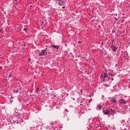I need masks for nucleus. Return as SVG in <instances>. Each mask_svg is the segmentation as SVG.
<instances>
[{
	"label": "nucleus",
	"mask_w": 130,
	"mask_h": 130,
	"mask_svg": "<svg viewBox=\"0 0 130 130\" xmlns=\"http://www.w3.org/2000/svg\"><path fill=\"white\" fill-rule=\"evenodd\" d=\"M117 99H118L117 102L120 105H122L123 104H126V103H128V101H126L125 100V99H122V97L119 95L117 96Z\"/></svg>",
	"instance_id": "f257e3e1"
},
{
	"label": "nucleus",
	"mask_w": 130,
	"mask_h": 130,
	"mask_svg": "<svg viewBox=\"0 0 130 130\" xmlns=\"http://www.w3.org/2000/svg\"><path fill=\"white\" fill-rule=\"evenodd\" d=\"M118 100V99H117V96L116 97H113L110 99V100L112 103H117V101Z\"/></svg>",
	"instance_id": "f03ea898"
},
{
	"label": "nucleus",
	"mask_w": 130,
	"mask_h": 130,
	"mask_svg": "<svg viewBox=\"0 0 130 130\" xmlns=\"http://www.w3.org/2000/svg\"><path fill=\"white\" fill-rule=\"evenodd\" d=\"M104 113V114H105L107 115L111 114L110 113V109H106V110H104V111L103 112Z\"/></svg>",
	"instance_id": "7ed1b4c3"
},
{
	"label": "nucleus",
	"mask_w": 130,
	"mask_h": 130,
	"mask_svg": "<svg viewBox=\"0 0 130 130\" xmlns=\"http://www.w3.org/2000/svg\"><path fill=\"white\" fill-rule=\"evenodd\" d=\"M108 76V75L107 74L105 73H102L100 78L102 79H103L107 77Z\"/></svg>",
	"instance_id": "20e7f679"
},
{
	"label": "nucleus",
	"mask_w": 130,
	"mask_h": 130,
	"mask_svg": "<svg viewBox=\"0 0 130 130\" xmlns=\"http://www.w3.org/2000/svg\"><path fill=\"white\" fill-rule=\"evenodd\" d=\"M47 52L46 50H43L41 53H39V55L40 56L45 55L47 54Z\"/></svg>",
	"instance_id": "39448f33"
},
{
	"label": "nucleus",
	"mask_w": 130,
	"mask_h": 130,
	"mask_svg": "<svg viewBox=\"0 0 130 130\" xmlns=\"http://www.w3.org/2000/svg\"><path fill=\"white\" fill-rule=\"evenodd\" d=\"M51 46L53 48H56L57 50H58L59 48V46L57 45H55L54 44H52L51 45Z\"/></svg>",
	"instance_id": "423d86ee"
},
{
	"label": "nucleus",
	"mask_w": 130,
	"mask_h": 130,
	"mask_svg": "<svg viewBox=\"0 0 130 130\" xmlns=\"http://www.w3.org/2000/svg\"><path fill=\"white\" fill-rule=\"evenodd\" d=\"M58 4L60 6H63L64 4V3L61 0H60L59 1Z\"/></svg>",
	"instance_id": "0eeeda50"
},
{
	"label": "nucleus",
	"mask_w": 130,
	"mask_h": 130,
	"mask_svg": "<svg viewBox=\"0 0 130 130\" xmlns=\"http://www.w3.org/2000/svg\"><path fill=\"white\" fill-rule=\"evenodd\" d=\"M20 115L18 112H17L15 114V116H17L18 118H20Z\"/></svg>",
	"instance_id": "6e6552de"
},
{
	"label": "nucleus",
	"mask_w": 130,
	"mask_h": 130,
	"mask_svg": "<svg viewBox=\"0 0 130 130\" xmlns=\"http://www.w3.org/2000/svg\"><path fill=\"white\" fill-rule=\"evenodd\" d=\"M111 48H112L113 50V51H116L117 49V48L113 45H112L111 46Z\"/></svg>",
	"instance_id": "1a4fd4ad"
},
{
	"label": "nucleus",
	"mask_w": 130,
	"mask_h": 130,
	"mask_svg": "<svg viewBox=\"0 0 130 130\" xmlns=\"http://www.w3.org/2000/svg\"><path fill=\"white\" fill-rule=\"evenodd\" d=\"M19 89H18L17 88H15V89H14L13 91V92L14 93H15L16 92V93H17L18 92V91H19Z\"/></svg>",
	"instance_id": "9d476101"
},
{
	"label": "nucleus",
	"mask_w": 130,
	"mask_h": 130,
	"mask_svg": "<svg viewBox=\"0 0 130 130\" xmlns=\"http://www.w3.org/2000/svg\"><path fill=\"white\" fill-rule=\"evenodd\" d=\"M35 93L37 94H38L39 93V90L38 88H37L36 90Z\"/></svg>",
	"instance_id": "9b49d317"
},
{
	"label": "nucleus",
	"mask_w": 130,
	"mask_h": 130,
	"mask_svg": "<svg viewBox=\"0 0 130 130\" xmlns=\"http://www.w3.org/2000/svg\"><path fill=\"white\" fill-rule=\"evenodd\" d=\"M16 123L17 124H18L19 123L20 124H21V123L20 122H19L18 120L14 121V122L13 123V124H15Z\"/></svg>",
	"instance_id": "f8f14e48"
},
{
	"label": "nucleus",
	"mask_w": 130,
	"mask_h": 130,
	"mask_svg": "<svg viewBox=\"0 0 130 130\" xmlns=\"http://www.w3.org/2000/svg\"><path fill=\"white\" fill-rule=\"evenodd\" d=\"M96 109L97 110H100L101 109V107L100 106H98L96 107Z\"/></svg>",
	"instance_id": "ddd939ff"
},
{
	"label": "nucleus",
	"mask_w": 130,
	"mask_h": 130,
	"mask_svg": "<svg viewBox=\"0 0 130 130\" xmlns=\"http://www.w3.org/2000/svg\"><path fill=\"white\" fill-rule=\"evenodd\" d=\"M110 109V113H111L114 110H113V109Z\"/></svg>",
	"instance_id": "4468645a"
},
{
	"label": "nucleus",
	"mask_w": 130,
	"mask_h": 130,
	"mask_svg": "<svg viewBox=\"0 0 130 130\" xmlns=\"http://www.w3.org/2000/svg\"><path fill=\"white\" fill-rule=\"evenodd\" d=\"M116 113V112L115 110H113V111H112V112L111 113H112V114H113L114 113Z\"/></svg>",
	"instance_id": "2eb2a0df"
},
{
	"label": "nucleus",
	"mask_w": 130,
	"mask_h": 130,
	"mask_svg": "<svg viewBox=\"0 0 130 130\" xmlns=\"http://www.w3.org/2000/svg\"><path fill=\"white\" fill-rule=\"evenodd\" d=\"M112 33H114V32H115V30H113L112 31Z\"/></svg>",
	"instance_id": "dca6fc26"
},
{
	"label": "nucleus",
	"mask_w": 130,
	"mask_h": 130,
	"mask_svg": "<svg viewBox=\"0 0 130 130\" xmlns=\"http://www.w3.org/2000/svg\"><path fill=\"white\" fill-rule=\"evenodd\" d=\"M125 122V120H123L122 121V123H123Z\"/></svg>",
	"instance_id": "f3484780"
},
{
	"label": "nucleus",
	"mask_w": 130,
	"mask_h": 130,
	"mask_svg": "<svg viewBox=\"0 0 130 130\" xmlns=\"http://www.w3.org/2000/svg\"><path fill=\"white\" fill-rule=\"evenodd\" d=\"M24 30L25 31H26L27 30L26 29V28H24Z\"/></svg>",
	"instance_id": "a211bd4d"
},
{
	"label": "nucleus",
	"mask_w": 130,
	"mask_h": 130,
	"mask_svg": "<svg viewBox=\"0 0 130 130\" xmlns=\"http://www.w3.org/2000/svg\"><path fill=\"white\" fill-rule=\"evenodd\" d=\"M71 56L73 58L74 57V55H73L72 54L71 55Z\"/></svg>",
	"instance_id": "6ab92c4d"
},
{
	"label": "nucleus",
	"mask_w": 130,
	"mask_h": 130,
	"mask_svg": "<svg viewBox=\"0 0 130 130\" xmlns=\"http://www.w3.org/2000/svg\"><path fill=\"white\" fill-rule=\"evenodd\" d=\"M111 76H114V75L113 74H112L111 75Z\"/></svg>",
	"instance_id": "aec40b11"
},
{
	"label": "nucleus",
	"mask_w": 130,
	"mask_h": 130,
	"mask_svg": "<svg viewBox=\"0 0 130 130\" xmlns=\"http://www.w3.org/2000/svg\"><path fill=\"white\" fill-rule=\"evenodd\" d=\"M0 69L2 70V67H0Z\"/></svg>",
	"instance_id": "412c9836"
},
{
	"label": "nucleus",
	"mask_w": 130,
	"mask_h": 130,
	"mask_svg": "<svg viewBox=\"0 0 130 130\" xmlns=\"http://www.w3.org/2000/svg\"><path fill=\"white\" fill-rule=\"evenodd\" d=\"M78 44H80V43H81V42H80V41H79L78 42Z\"/></svg>",
	"instance_id": "4be33fe9"
},
{
	"label": "nucleus",
	"mask_w": 130,
	"mask_h": 130,
	"mask_svg": "<svg viewBox=\"0 0 130 130\" xmlns=\"http://www.w3.org/2000/svg\"><path fill=\"white\" fill-rule=\"evenodd\" d=\"M65 52H66V53H67V54H68L67 51H65Z\"/></svg>",
	"instance_id": "5701e85b"
},
{
	"label": "nucleus",
	"mask_w": 130,
	"mask_h": 130,
	"mask_svg": "<svg viewBox=\"0 0 130 130\" xmlns=\"http://www.w3.org/2000/svg\"><path fill=\"white\" fill-rule=\"evenodd\" d=\"M80 92L81 93H82L83 92V91L82 89L81 90Z\"/></svg>",
	"instance_id": "b1692460"
},
{
	"label": "nucleus",
	"mask_w": 130,
	"mask_h": 130,
	"mask_svg": "<svg viewBox=\"0 0 130 130\" xmlns=\"http://www.w3.org/2000/svg\"><path fill=\"white\" fill-rule=\"evenodd\" d=\"M115 19L116 20H118L117 19V18H115Z\"/></svg>",
	"instance_id": "393cba45"
},
{
	"label": "nucleus",
	"mask_w": 130,
	"mask_h": 130,
	"mask_svg": "<svg viewBox=\"0 0 130 130\" xmlns=\"http://www.w3.org/2000/svg\"><path fill=\"white\" fill-rule=\"evenodd\" d=\"M111 80H114L113 78H112L111 79Z\"/></svg>",
	"instance_id": "a878e982"
},
{
	"label": "nucleus",
	"mask_w": 130,
	"mask_h": 130,
	"mask_svg": "<svg viewBox=\"0 0 130 130\" xmlns=\"http://www.w3.org/2000/svg\"><path fill=\"white\" fill-rule=\"evenodd\" d=\"M117 64H116L115 66H116L115 67H116V66H117Z\"/></svg>",
	"instance_id": "bb28decb"
},
{
	"label": "nucleus",
	"mask_w": 130,
	"mask_h": 130,
	"mask_svg": "<svg viewBox=\"0 0 130 130\" xmlns=\"http://www.w3.org/2000/svg\"><path fill=\"white\" fill-rule=\"evenodd\" d=\"M70 54H71V55H72V53H70Z\"/></svg>",
	"instance_id": "cd10ccee"
},
{
	"label": "nucleus",
	"mask_w": 130,
	"mask_h": 130,
	"mask_svg": "<svg viewBox=\"0 0 130 130\" xmlns=\"http://www.w3.org/2000/svg\"><path fill=\"white\" fill-rule=\"evenodd\" d=\"M114 41V40H112V43H113V42Z\"/></svg>",
	"instance_id": "c85d7f7f"
},
{
	"label": "nucleus",
	"mask_w": 130,
	"mask_h": 130,
	"mask_svg": "<svg viewBox=\"0 0 130 130\" xmlns=\"http://www.w3.org/2000/svg\"><path fill=\"white\" fill-rule=\"evenodd\" d=\"M15 1L16 2L17 1V0H15Z\"/></svg>",
	"instance_id": "c756f323"
},
{
	"label": "nucleus",
	"mask_w": 130,
	"mask_h": 130,
	"mask_svg": "<svg viewBox=\"0 0 130 130\" xmlns=\"http://www.w3.org/2000/svg\"><path fill=\"white\" fill-rule=\"evenodd\" d=\"M64 7H65V6H64V7H63V8H64Z\"/></svg>",
	"instance_id": "7c9ffc66"
},
{
	"label": "nucleus",
	"mask_w": 130,
	"mask_h": 130,
	"mask_svg": "<svg viewBox=\"0 0 130 130\" xmlns=\"http://www.w3.org/2000/svg\"><path fill=\"white\" fill-rule=\"evenodd\" d=\"M116 14V16H117V14Z\"/></svg>",
	"instance_id": "2f4dec72"
},
{
	"label": "nucleus",
	"mask_w": 130,
	"mask_h": 130,
	"mask_svg": "<svg viewBox=\"0 0 130 130\" xmlns=\"http://www.w3.org/2000/svg\"><path fill=\"white\" fill-rule=\"evenodd\" d=\"M121 36H122V37H123V35H121Z\"/></svg>",
	"instance_id": "473e14b6"
},
{
	"label": "nucleus",
	"mask_w": 130,
	"mask_h": 130,
	"mask_svg": "<svg viewBox=\"0 0 130 130\" xmlns=\"http://www.w3.org/2000/svg\"><path fill=\"white\" fill-rule=\"evenodd\" d=\"M103 80L104 81H105V80H104V79H103Z\"/></svg>",
	"instance_id": "72a5a7b5"
},
{
	"label": "nucleus",
	"mask_w": 130,
	"mask_h": 130,
	"mask_svg": "<svg viewBox=\"0 0 130 130\" xmlns=\"http://www.w3.org/2000/svg\"><path fill=\"white\" fill-rule=\"evenodd\" d=\"M45 49H46V50H47V48H45Z\"/></svg>",
	"instance_id": "f704fd0d"
},
{
	"label": "nucleus",
	"mask_w": 130,
	"mask_h": 130,
	"mask_svg": "<svg viewBox=\"0 0 130 130\" xmlns=\"http://www.w3.org/2000/svg\"><path fill=\"white\" fill-rule=\"evenodd\" d=\"M73 100H75V99H73Z\"/></svg>",
	"instance_id": "c9c22d12"
},
{
	"label": "nucleus",
	"mask_w": 130,
	"mask_h": 130,
	"mask_svg": "<svg viewBox=\"0 0 130 130\" xmlns=\"http://www.w3.org/2000/svg\"><path fill=\"white\" fill-rule=\"evenodd\" d=\"M129 44H130V42L129 43Z\"/></svg>",
	"instance_id": "e433bc0d"
}]
</instances>
